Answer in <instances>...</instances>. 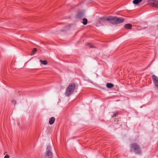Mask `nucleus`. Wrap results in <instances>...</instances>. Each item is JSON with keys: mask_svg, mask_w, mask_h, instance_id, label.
<instances>
[{"mask_svg": "<svg viewBox=\"0 0 158 158\" xmlns=\"http://www.w3.org/2000/svg\"><path fill=\"white\" fill-rule=\"evenodd\" d=\"M124 27L127 29H131L132 27V25L129 23L126 24L124 25Z\"/></svg>", "mask_w": 158, "mask_h": 158, "instance_id": "nucleus-9", "label": "nucleus"}, {"mask_svg": "<svg viewBox=\"0 0 158 158\" xmlns=\"http://www.w3.org/2000/svg\"><path fill=\"white\" fill-rule=\"evenodd\" d=\"M107 19L110 20V23L113 24H118L123 22L124 19L121 18H117L116 17H110Z\"/></svg>", "mask_w": 158, "mask_h": 158, "instance_id": "nucleus-3", "label": "nucleus"}, {"mask_svg": "<svg viewBox=\"0 0 158 158\" xmlns=\"http://www.w3.org/2000/svg\"><path fill=\"white\" fill-rule=\"evenodd\" d=\"M88 46L90 48H95V47L93 45L90 44H88Z\"/></svg>", "mask_w": 158, "mask_h": 158, "instance_id": "nucleus-14", "label": "nucleus"}, {"mask_svg": "<svg viewBox=\"0 0 158 158\" xmlns=\"http://www.w3.org/2000/svg\"><path fill=\"white\" fill-rule=\"evenodd\" d=\"M75 84L72 83L70 84L66 89L65 94L67 96L72 94L74 92L75 88Z\"/></svg>", "mask_w": 158, "mask_h": 158, "instance_id": "nucleus-2", "label": "nucleus"}, {"mask_svg": "<svg viewBox=\"0 0 158 158\" xmlns=\"http://www.w3.org/2000/svg\"><path fill=\"white\" fill-rule=\"evenodd\" d=\"M9 158V156L8 155H6V156H5L4 157V158Z\"/></svg>", "mask_w": 158, "mask_h": 158, "instance_id": "nucleus-17", "label": "nucleus"}, {"mask_svg": "<svg viewBox=\"0 0 158 158\" xmlns=\"http://www.w3.org/2000/svg\"><path fill=\"white\" fill-rule=\"evenodd\" d=\"M40 62L43 65H46L48 64V62L46 60H40Z\"/></svg>", "mask_w": 158, "mask_h": 158, "instance_id": "nucleus-12", "label": "nucleus"}, {"mask_svg": "<svg viewBox=\"0 0 158 158\" xmlns=\"http://www.w3.org/2000/svg\"><path fill=\"white\" fill-rule=\"evenodd\" d=\"M130 151L131 152H135L136 154H140L141 151L139 146L136 143L131 144L130 146Z\"/></svg>", "mask_w": 158, "mask_h": 158, "instance_id": "nucleus-1", "label": "nucleus"}, {"mask_svg": "<svg viewBox=\"0 0 158 158\" xmlns=\"http://www.w3.org/2000/svg\"><path fill=\"white\" fill-rule=\"evenodd\" d=\"M37 51V49L36 48H33V51H32V52H33V54L32 55H34L35 53V52H36V51Z\"/></svg>", "mask_w": 158, "mask_h": 158, "instance_id": "nucleus-15", "label": "nucleus"}, {"mask_svg": "<svg viewBox=\"0 0 158 158\" xmlns=\"http://www.w3.org/2000/svg\"><path fill=\"white\" fill-rule=\"evenodd\" d=\"M117 115V113H115L114 114V116L115 117Z\"/></svg>", "mask_w": 158, "mask_h": 158, "instance_id": "nucleus-18", "label": "nucleus"}, {"mask_svg": "<svg viewBox=\"0 0 158 158\" xmlns=\"http://www.w3.org/2000/svg\"><path fill=\"white\" fill-rule=\"evenodd\" d=\"M142 1V0H134L133 3L135 5H137Z\"/></svg>", "mask_w": 158, "mask_h": 158, "instance_id": "nucleus-10", "label": "nucleus"}, {"mask_svg": "<svg viewBox=\"0 0 158 158\" xmlns=\"http://www.w3.org/2000/svg\"><path fill=\"white\" fill-rule=\"evenodd\" d=\"M152 6L158 8V1L154 0L151 3Z\"/></svg>", "mask_w": 158, "mask_h": 158, "instance_id": "nucleus-6", "label": "nucleus"}, {"mask_svg": "<svg viewBox=\"0 0 158 158\" xmlns=\"http://www.w3.org/2000/svg\"><path fill=\"white\" fill-rule=\"evenodd\" d=\"M106 87L108 88H110L114 86V85L112 83H108L106 85Z\"/></svg>", "mask_w": 158, "mask_h": 158, "instance_id": "nucleus-11", "label": "nucleus"}, {"mask_svg": "<svg viewBox=\"0 0 158 158\" xmlns=\"http://www.w3.org/2000/svg\"><path fill=\"white\" fill-rule=\"evenodd\" d=\"M82 23L84 25H86L87 23V19H85V18L83 19V21H82Z\"/></svg>", "mask_w": 158, "mask_h": 158, "instance_id": "nucleus-13", "label": "nucleus"}, {"mask_svg": "<svg viewBox=\"0 0 158 158\" xmlns=\"http://www.w3.org/2000/svg\"><path fill=\"white\" fill-rule=\"evenodd\" d=\"M51 149V145L48 144L46 148L44 158H52V152Z\"/></svg>", "mask_w": 158, "mask_h": 158, "instance_id": "nucleus-4", "label": "nucleus"}, {"mask_svg": "<svg viewBox=\"0 0 158 158\" xmlns=\"http://www.w3.org/2000/svg\"><path fill=\"white\" fill-rule=\"evenodd\" d=\"M90 0H85L84 1H83L82 2H81L79 4H78V6H82V4L83 5H85L87 4L88 3H90Z\"/></svg>", "mask_w": 158, "mask_h": 158, "instance_id": "nucleus-7", "label": "nucleus"}, {"mask_svg": "<svg viewBox=\"0 0 158 158\" xmlns=\"http://www.w3.org/2000/svg\"><path fill=\"white\" fill-rule=\"evenodd\" d=\"M12 103L13 104H15H15H16V101H15V100H12Z\"/></svg>", "mask_w": 158, "mask_h": 158, "instance_id": "nucleus-16", "label": "nucleus"}, {"mask_svg": "<svg viewBox=\"0 0 158 158\" xmlns=\"http://www.w3.org/2000/svg\"><path fill=\"white\" fill-rule=\"evenodd\" d=\"M55 121V118L54 117H51L49 120V123L50 125L52 124Z\"/></svg>", "mask_w": 158, "mask_h": 158, "instance_id": "nucleus-8", "label": "nucleus"}, {"mask_svg": "<svg viewBox=\"0 0 158 158\" xmlns=\"http://www.w3.org/2000/svg\"><path fill=\"white\" fill-rule=\"evenodd\" d=\"M152 78L155 85L158 88V77L155 75H153Z\"/></svg>", "mask_w": 158, "mask_h": 158, "instance_id": "nucleus-5", "label": "nucleus"}]
</instances>
